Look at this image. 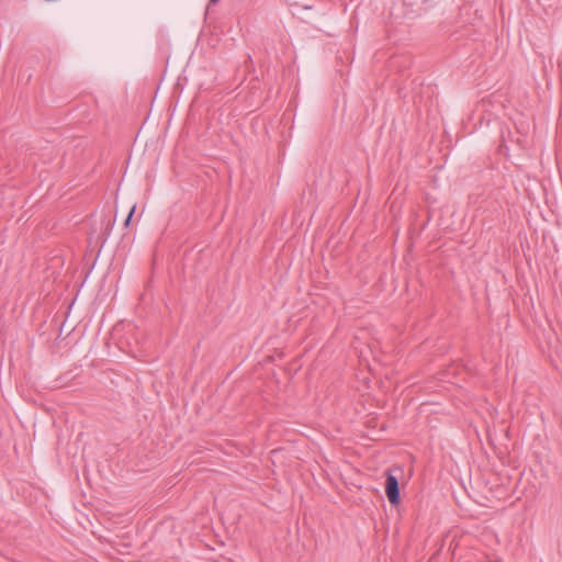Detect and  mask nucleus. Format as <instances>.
<instances>
[{"instance_id": "1", "label": "nucleus", "mask_w": 562, "mask_h": 562, "mask_svg": "<svg viewBox=\"0 0 562 562\" xmlns=\"http://www.w3.org/2000/svg\"><path fill=\"white\" fill-rule=\"evenodd\" d=\"M385 475L386 497L392 506H397L401 503L398 479L392 473L391 470H387Z\"/></svg>"}, {"instance_id": "2", "label": "nucleus", "mask_w": 562, "mask_h": 562, "mask_svg": "<svg viewBox=\"0 0 562 562\" xmlns=\"http://www.w3.org/2000/svg\"><path fill=\"white\" fill-rule=\"evenodd\" d=\"M134 212H135V205H134V206H132V209L130 210V212H128V214H127V216H126V218H125V221H124V226H125V227H127V226L130 225V223H131V221H132V217H133V215H134Z\"/></svg>"}, {"instance_id": "3", "label": "nucleus", "mask_w": 562, "mask_h": 562, "mask_svg": "<svg viewBox=\"0 0 562 562\" xmlns=\"http://www.w3.org/2000/svg\"><path fill=\"white\" fill-rule=\"evenodd\" d=\"M220 0H210L211 4H216Z\"/></svg>"}]
</instances>
